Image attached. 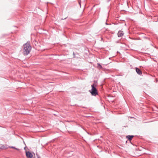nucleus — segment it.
I'll use <instances>...</instances> for the list:
<instances>
[{
	"mask_svg": "<svg viewBox=\"0 0 158 158\" xmlns=\"http://www.w3.org/2000/svg\"><path fill=\"white\" fill-rule=\"evenodd\" d=\"M26 155L28 158H31L33 157L32 154L29 152H26Z\"/></svg>",
	"mask_w": 158,
	"mask_h": 158,
	"instance_id": "obj_3",
	"label": "nucleus"
},
{
	"mask_svg": "<svg viewBox=\"0 0 158 158\" xmlns=\"http://www.w3.org/2000/svg\"><path fill=\"white\" fill-rule=\"evenodd\" d=\"M134 137L133 135H127L126 136V137L127 139L131 141L133 137Z\"/></svg>",
	"mask_w": 158,
	"mask_h": 158,
	"instance_id": "obj_6",
	"label": "nucleus"
},
{
	"mask_svg": "<svg viewBox=\"0 0 158 158\" xmlns=\"http://www.w3.org/2000/svg\"><path fill=\"white\" fill-rule=\"evenodd\" d=\"M123 34L124 33L123 31H119L118 33V37H122L123 36Z\"/></svg>",
	"mask_w": 158,
	"mask_h": 158,
	"instance_id": "obj_4",
	"label": "nucleus"
},
{
	"mask_svg": "<svg viewBox=\"0 0 158 158\" xmlns=\"http://www.w3.org/2000/svg\"><path fill=\"white\" fill-rule=\"evenodd\" d=\"M23 53L25 55H27L30 52L31 47L29 43L27 42L23 45Z\"/></svg>",
	"mask_w": 158,
	"mask_h": 158,
	"instance_id": "obj_1",
	"label": "nucleus"
},
{
	"mask_svg": "<svg viewBox=\"0 0 158 158\" xmlns=\"http://www.w3.org/2000/svg\"><path fill=\"white\" fill-rule=\"evenodd\" d=\"M98 67L99 69H101L102 68V66L99 63H98Z\"/></svg>",
	"mask_w": 158,
	"mask_h": 158,
	"instance_id": "obj_7",
	"label": "nucleus"
},
{
	"mask_svg": "<svg viewBox=\"0 0 158 158\" xmlns=\"http://www.w3.org/2000/svg\"><path fill=\"white\" fill-rule=\"evenodd\" d=\"M66 18H67V17L65 18L64 19H62H62H66Z\"/></svg>",
	"mask_w": 158,
	"mask_h": 158,
	"instance_id": "obj_10",
	"label": "nucleus"
},
{
	"mask_svg": "<svg viewBox=\"0 0 158 158\" xmlns=\"http://www.w3.org/2000/svg\"><path fill=\"white\" fill-rule=\"evenodd\" d=\"M15 149H16V150H18V151H19V149L17 148H15Z\"/></svg>",
	"mask_w": 158,
	"mask_h": 158,
	"instance_id": "obj_9",
	"label": "nucleus"
},
{
	"mask_svg": "<svg viewBox=\"0 0 158 158\" xmlns=\"http://www.w3.org/2000/svg\"><path fill=\"white\" fill-rule=\"evenodd\" d=\"M9 148H14V149H15V147H13V146H10V147H9Z\"/></svg>",
	"mask_w": 158,
	"mask_h": 158,
	"instance_id": "obj_8",
	"label": "nucleus"
},
{
	"mask_svg": "<svg viewBox=\"0 0 158 158\" xmlns=\"http://www.w3.org/2000/svg\"><path fill=\"white\" fill-rule=\"evenodd\" d=\"M96 85L95 83L91 85L92 89L89 92L93 96H96L98 94L97 90L96 88Z\"/></svg>",
	"mask_w": 158,
	"mask_h": 158,
	"instance_id": "obj_2",
	"label": "nucleus"
},
{
	"mask_svg": "<svg viewBox=\"0 0 158 158\" xmlns=\"http://www.w3.org/2000/svg\"><path fill=\"white\" fill-rule=\"evenodd\" d=\"M137 73L139 75H141L142 74V72L140 70L137 68H136L135 69Z\"/></svg>",
	"mask_w": 158,
	"mask_h": 158,
	"instance_id": "obj_5",
	"label": "nucleus"
},
{
	"mask_svg": "<svg viewBox=\"0 0 158 158\" xmlns=\"http://www.w3.org/2000/svg\"><path fill=\"white\" fill-rule=\"evenodd\" d=\"M106 25H108V24H107V22H106Z\"/></svg>",
	"mask_w": 158,
	"mask_h": 158,
	"instance_id": "obj_11",
	"label": "nucleus"
}]
</instances>
